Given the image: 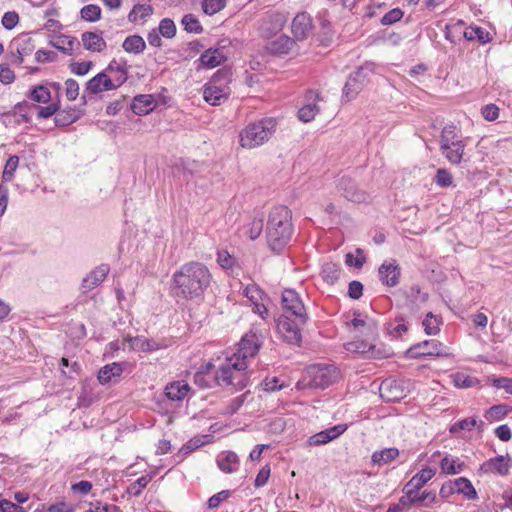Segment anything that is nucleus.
Returning a JSON list of instances; mask_svg holds the SVG:
<instances>
[{
    "label": "nucleus",
    "mask_w": 512,
    "mask_h": 512,
    "mask_svg": "<svg viewBox=\"0 0 512 512\" xmlns=\"http://www.w3.org/2000/svg\"><path fill=\"white\" fill-rule=\"evenodd\" d=\"M212 275L200 262L183 264L172 276L171 291L176 298L199 300L210 286Z\"/></svg>",
    "instance_id": "1"
},
{
    "label": "nucleus",
    "mask_w": 512,
    "mask_h": 512,
    "mask_svg": "<svg viewBox=\"0 0 512 512\" xmlns=\"http://www.w3.org/2000/svg\"><path fill=\"white\" fill-rule=\"evenodd\" d=\"M293 234L291 211L283 205L271 209L267 221V242L271 250L280 252Z\"/></svg>",
    "instance_id": "2"
},
{
    "label": "nucleus",
    "mask_w": 512,
    "mask_h": 512,
    "mask_svg": "<svg viewBox=\"0 0 512 512\" xmlns=\"http://www.w3.org/2000/svg\"><path fill=\"white\" fill-rule=\"evenodd\" d=\"M247 361L235 357H226L225 361L214 373V381L220 387H230L233 390L245 388L250 380Z\"/></svg>",
    "instance_id": "3"
},
{
    "label": "nucleus",
    "mask_w": 512,
    "mask_h": 512,
    "mask_svg": "<svg viewBox=\"0 0 512 512\" xmlns=\"http://www.w3.org/2000/svg\"><path fill=\"white\" fill-rule=\"evenodd\" d=\"M275 129L276 122L272 118L250 123L240 132V145L247 149L259 147L270 139Z\"/></svg>",
    "instance_id": "4"
},
{
    "label": "nucleus",
    "mask_w": 512,
    "mask_h": 512,
    "mask_svg": "<svg viewBox=\"0 0 512 512\" xmlns=\"http://www.w3.org/2000/svg\"><path fill=\"white\" fill-rule=\"evenodd\" d=\"M339 378V372L332 365H315L307 369L306 375L298 386L324 389Z\"/></svg>",
    "instance_id": "5"
},
{
    "label": "nucleus",
    "mask_w": 512,
    "mask_h": 512,
    "mask_svg": "<svg viewBox=\"0 0 512 512\" xmlns=\"http://www.w3.org/2000/svg\"><path fill=\"white\" fill-rule=\"evenodd\" d=\"M283 314L295 317L298 323H306L308 315L305 306L298 293L293 289H285L282 293Z\"/></svg>",
    "instance_id": "6"
},
{
    "label": "nucleus",
    "mask_w": 512,
    "mask_h": 512,
    "mask_svg": "<svg viewBox=\"0 0 512 512\" xmlns=\"http://www.w3.org/2000/svg\"><path fill=\"white\" fill-rule=\"evenodd\" d=\"M263 341V335L260 332L249 331L246 333L239 342L238 351L233 355L249 362L259 351Z\"/></svg>",
    "instance_id": "7"
},
{
    "label": "nucleus",
    "mask_w": 512,
    "mask_h": 512,
    "mask_svg": "<svg viewBox=\"0 0 512 512\" xmlns=\"http://www.w3.org/2000/svg\"><path fill=\"white\" fill-rule=\"evenodd\" d=\"M306 323H298L295 317L281 315L277 321V329L282 338L289 344L298 345L301 342V327Z\"/></svg>",
    "instance_id": "8"
},
{
    "label": "nucleus",
    "mask_w": 512,
    "mask_h": 512,
    "mask_svg": "<svg viewBox=\"0 0 512 512\" xmlns=\"http://www.w3.org/2000/svg\"><path fill=\"white\" fill-rule=\"evenodd\" d=\"M229 93V87L220 83V75L217 74L205 86L203 97L206 102L218 106L227 100Z\"/></svg>",
    "instance_id": "9"
},
{
    "label": "nucleus",
    "mask_w": 512,
    "mask_h": 512,
    "mask_svg": "<svg viewBox=\"0 0 512 512\" xmlns=\"http://www.w3.org/2000/svg\"><path fill=\"white\" fill-rule=\"evenodd\" d=\"M435 475V470L432 468H424L414 475L404 487V495L400 498V503H404L409 498L416 497V492L419 490Z\"/></svg>",
    "instance_id": "10"
},
{
    "label": "nucleus",
    "mask_w": 512,
    "mask_h": 512,
    "mask_svg": "<svg viewBox=\"0 0 512 512\" xmlns=\"http://www.w3.org/2000/svg\"><path fill=\"white\" fill-rule=\"evenodd\" d=\"M337 188L342 196L352 202L363 203L367 202L370 198L367 192L359 189L356 183L347 177H342L339 180Z\"/></svg>",
    "instance_id": "11"
},
{
    "label": "nucleus",
    "mask_w": 512,
    "mask_h": 512,
    "mask_svg": "<svg viewBox=\"0 0 512 512\" xmlns=\"http://www.w3.org/2000/svg\"><path fill=\"white\" fill-rule=\"evenodd\" d=\"M378 275L383 285L395 287L399 284L401 268L397 264L396 260H386L379 267Z\"/></svg>",
    "instance_id": "12"
},
{
    "label": "nucleus",
    "mask_w": 512,
    "mask_h": 512,
    "mask_svg": "<svg viewBox=\"0 0 512 512\" xmlns=\"http://www.w3.org/2000/svg\"><path fill=\"white\" fill-rule=\"evenodd\" d=\"M113 81L116 83H113L112 80L108 78L106 71L103 70L86 83L83 98H85L86 94L95 95L104 91L114 90V84H118L119 81L117 79H113Z\"/></svg>",
    "instance_id": "13"
},
{
    "label": "nucleus",
    "mask_w": 512,
    "mask_h": 512,
    "mask_svg": "<svg viewBox=\"0 0 512 512\" xmlns=\"http://www.w3.org/2000/svg\"><path fill=\"white\" fill-rule=\"evenodd\" d=\"M366 83V74L364 68H359L348 77L343 88V98L351 101L363 89Z\"/></svg>",
    "instance_id": "14"
},
{
    "label": "nucleus",
    "mask_w": 512,
    "mask_h": 512,
    "mask_svg": "<svg viewBox=\"0 0 512 512\" xmlns=\"http://www.w3.org/2000/svg\"><path fill=\"white\" fill-rule=\"evenodd\" d=\"M291 29L296 40L307 39L313 30L311 16L305 12L297 14L292 21Z\"/></svg>",
    "instance_id": "15"
},
{
    "label": "nucleus",
    "mask_w": 512,
    "mask_h": 512,
    "mask_svg": "<svg viewBox=\"0 0 512 512\" xmlns=\"http://www.w3.org/2000/svg\"><path fill=\"white\" fill-rule=\"evenodd\" d=\"M243 294L251 302L253 312L262 319H266L268 310L262 302L263 292L261 289L256 284H249L244 288Z\"/></svg>",
    "instance_id": "16"
},
{
    "label": "nucleus",
    "mask_w": 512,
    "mask_h": 512,
    "mask_svg": "<svg viewBox=\"0 0 512 512\" xmlns=\"http://www.w3.org/2000/svg\"><path fill=\"white\" fill-rule=\"evenodd\" d=\"M346 429L347 425L345 424L333 426L311 436L308 440V444L309 446H319L327 444L328 442L342 435L346 431Z\"/></svg>",
    "instance_id": "17"
},
{
    "label": "nucleus",
    "mask_w": 512,
    "mask_h": 512,
    "mask_svg": "<svg viewBox=\"0 0 512 512\" xmlns=\"http://www.w3.org/2000/svg\"><path fill=\"white\" fill-rule=\"evenodd\" d=\"M408 353L411 357L421 356H440L442 354V344L436 340H426L412 346Z\"/></svg>",
    "instance_id": "18"
},
{
    "label": "nucleus",
    "mask_w": 512,
    "mask_h": 512,
    "mask_svg": "<svg viewBox=\"0 0 512 512\" xmlns=\"http://www.w3.org/2000/svg\"><path fill=\"white\" fill-rule=\"evenodd\" d=\"M110 271L109 265L101 264L92 270L82 281L81 288L83 292L94 289L102 283Z\"/></svg>",
    "instance_id": "19"
},
{
    "label": "nucleus",
    "mask_w": 512,
    "mask_h": 512,
    "mask_svg": "<svg viewBox=\"0 0 512 512\" xmlns=\"http://www.w3.org/2000/svg\"><path fill=\"white\" fill-rule=\"evenodd\" d=\"M306 98L308 103L299 109L298 117L303 122H310L319 112V107L317 106L316 101L320 100V96L319 94L310 91Z\"/></svg>",
    "instance_id": "20"
},
{
    "label": "nucleus",
    "mask_w": 512,
    "mask_h": 512,
    "mask_svg": "<svg viewBox=\"0 0 512 512\" xmlns=\"http://www.w3.org/2000/svg\"><path fill=\"white\" fill-rule=\"evenodd\" d=\"M480 470L483 473L506 475L509 471V459L504 456L489 459L480 466Z\"/></svg>",
    "instance_id": "21"
},
{
    "label": "nucleus",
    "mask_w": 512,
    "mask_h": 512,
    "mask_svg": "<svg viewBox=\"0 0 512 512\" xmlns=\"http://www.w3.org/2000/svg\"><path fill=\"white\" fill-rule=\"evenodd\" d=\"M156 107L155 99L152 95H137L131 104L132 111L137 115H146Z\"/></svg>",
    "instance_id": "22"
},
{
    "label": "nucleus",
    "mask_w": 512,
    "mask_h": 512,
    "mask_svg": "<svg viewBox=\"0 0 512 512\" xmlns=\"http://www.w3.org/2000/svg\"><path fill=\"white\" fill-rule=\"evenodd\" d=\"M381 397L387 402L399 400L402 397L403 390L395 380H384L379 388Z\"/></svg>",
    "instance_id": "23"
},
{
    "label": "nucleus",
    "mask_w": 512,
    "mask_h": 512,
    "mask_svg": "<svg viewBox=\"0 0 512 512\" xmlns=\"http://www.w3.org/2000/svg\"><path fill=\"white\" fill-rule=\"evenodd\" d=\"M405 298L407 300V306L410 310L419 309L428 300V294L422 292L418 285H412L407 291H405Z\"/></svg>",
    "instance_id": "24"
},
{
    "label": "nucleus",
    "mask_w": 512,
    "mask_h": 512,
    "mask_svg": "<svg viewBox=\"0 0 512 512\" xmlns=\"http://www.w3.org/2000/svg\"><path fill=\"white\" fill-rule=\"evenodd\" d=\"M217 465L224 473H233L239 467V458L236 453L232 451L222 452L217 457Z\"/></svg>",
    "instance_id": "25"
},
{
    "label": "nucleus",
    "mask_w": 512,
    "mask_h": 512,
    "mask_svg": "<svg viewBox=\"0 0 512 512\" xmlns=\"http://www.w3.org/2000/svg\"><path fill=\"white\" fill-rule=\"evenodd\" d=\"M123 372L122 366L119 363H111L105 365L100 369L98 373V381L100 384H108L110 382H115L121 376Z\"/></svg>",
    "instance_id": "26"
},
{
    "label": "nucleus",
    "mask_w": 512,
    "mask_h": 512,
    "mask_svg": "<svg viewBox=\"0 0 512 512\" xmlns=\"http://www.w3.org/2000/svg\"><path fill=\"white\" fill-rule=\"evenodd\" d=\"M199 61L201 62L202 66L211 69L222 64L225 61V56L222 50L218 48L208 49L201 54Z\"/></svg>",
    "instance_id": "27"
},
{
    "label": "nucleus",
    "mask_w": 512,
    "mask_h": 512,
    "mask_svg": "<svg viewBox=\"0 0 512 512\" xmlns=\"http://www.w3.org/2000/svg\"><path fill=\"white\" fill-rule=\"evenodd\" d=\"M190 390V386L187 383L180 381L170 383L165 388L166 396L173 401L183 400Z\"/></svg>",
    "instance_id": "28"
},
{
    "label": "nucleus",
    "mask_w": 512,
    "mask_h": 512,
    "mask_svg": "<svg viewBox=\"0 0 512 512\" xmlns=\"http://www.w3.org/2000/svg\"><path fill=\"white\" fill-rule=\"evenodd\" d=\"M11 49H15L17 53L24 59L32 54L35 49L33 40L26 36L17 37L10 45Z\"/></svg>",
    "instance_id": "29"
},
{
    "label": "nucleus",
    "mask_w": 512,
    "mask_h": 512,
    "mask_svg": "<svg viewBox=\"0 0 512 512\" xmlns=\"http://www.w3.org/2000/svg\"><path fill=\"white\" fill-rule=\"evenodd\" d=\"M465 145L463 141L453 143L449 145L447 149H440L445 158L453 165L459 164L464 155Z\"/></svg>",
    "instance_id": "30"
},
{
    "label": "nucleus",
    "mask_w": 512,
    "mask_h": 512,
    "mask_svg": "<svg viewBox=\"0 0 512 512\" xmlns=\"http://www.w3.org/2000/svg\"><path fill=\"white\" fill-rule=\"evenodd\" d=\"M108 74V78L113 80L117 79L119 81L118 84L115 85V89L119 88L124 82L127 80V70L124 66L117 63L116 61H112L107 68L105 69ZM115 83L114 81H112Z\"/></svg>",
    "instance_id": "31"
},
{
    "label": "nucleus",
    "mask_w": 512,
    "mask_h": 512,
    "mask_svg": "<svg viewBox=\"0 0 512 512\" xmlns=\"http://www.w3.org/2000/svg\"><path fill=\"white\" fill-rule=\"evenodd\" d=\"M465 464L458 458L452 456H445L440 462L441 471L448 475H454L464 470Z\"/></svg>",
    "instance_id": "32"
},
{
    "label": "nucleus",
    "mask_w": 512,
    "mask_h": 512,
    "mask_svg": "<svg viewBox=\"0 0 512 512\" xmlns=\"http://www.w3.org/2000/svg\"><path fill=\"white\" fill-rule=\"evenodd\" d=\"M82 42L85 49L100 52L106 46L104 39L93 32L82 34Z\"/></svg>",
    "instance_id": "33"
},
{
    "label": "nucleus",
    "mask_w": 512,
    "mask_h": 512,
    "mask_svg": "<svg viewBox=\"0 0 512 512\" xmlns=\"http://www.w3.org/2000/svg\"><path fill=\"white\" fill-rule=\"evenodd\" d=\"M453 385L460 389H467L479 385V380L476 377L468 375L464 372H456L450 375Z\"/></svg>",
    "instance_id": "34"
},
{
    "label": "nucleus",
    "mask_w": 512,
    "mask_h": 512,
    "mask_svg": "<svg viewBox=\"0 0 512 512\" xmlns=\"http://www.w3.org/2000/svg\"><path fill=\"white\" fill-rule=\"evenodd\" d=\"M399 455L397 448H385L381 451H375L372 454L371 460L373 464L384 465L393 461Z\"/></svg>",
    "instance_id": "35"
},
{
    "label": "nucleus",
    "mask_w": 512,
    "mask_h": 512,
    "mask_svg": "<svg viewBox=\"0 0 512 512\" xmlns=\"http://www.w3.org/2000/svg\"><path fill=\"white\" fill-rule=\"evenodd\" d=\"M456 485V493L463 494L467 499L474 500L477 498V492L470 480L465 477H459L454 480Z\"/></svg>",
    "instance_id": "36"
},
{
    "label": "nucleus",
    "mask_w": 512,
    "mask_h": 512,
    "mask_svg": "<svg viewBox=\"0 0 512 512\" xmlns=\"http://www.w3.org/2000/svg\"><path fill=\"white\" fill-rule=\"evenodd\" d=\"M123 49L128 53H141L146 47L144 39L139 35L128 36L122 45Z\"/></svg>",
    "instance_id": "37"
},
{
    "label": "nucleus",
    "mask_w": 512,
    "mask_h": 512,
    "mask_svg": "<svg viewBox=\"0 0 512 512\" xmlns=\"http://www.w3.org/2000/svg\"><path fill=\"white\" fill-rule=\"evenodd\" d=\"M461 141L456 133L454 125H447L443 128L440 136V149H447L449 145Z\"/></svg>",
    "instance_id": "38"
},
{
    "label": "nucleus",
    "mask_w": 512,
    "mask_h": 512,
    "mask_svg": "<svg viewBox=\"0 0 512 512\" xmlns=\"http://www.w3.org/2000/svg\"><path fill=\"white\" fill-rule=\"evenodd\" d=\"M295 42L288 36H280L271 43V50L274 53L287 54L294 46Z\"/></svg>",
    "instance_id": "39"
},
{
    "label": "nucleus",
    "mask_w": 512,
    "mask_h": 512,
    "mask_svg": "<svg viewBox=\"0 0 512 512\" xmlns=\"http://www.w3.org/2000/svg\"><path fill=\"white\" fill-rule=\"evenodd\" d=\"M321 275L325 282L332 285L340 277V268L334 263H326L322 266Z\"/></svg>",
    "instance_id": "40"
},
{
    "label": "nucleus",
    "mask_w": 512,
    "mask_h": 512,
    "mask_svg": "<svg viewBox=\"0 0 512 512\" xmlns=\"http://www.w3.org/2000/svg\"><path fill=\"white\" fill-rule=\"evenodd\" d=\"M351 325L364 336H372L376 333V325L373 321H366L365 319L354 318Z\"/></svg>",
    "instance_id": "41"
},
{
    "label": "nucleus",
    "mask_w": 512,
    "mask_h": 512,
    "mask_svg": "<svg viewBox=\"0 0 512 512\" xmlns=\"http://www.w3.org/2000/svg\"><path fill=\"white\" fill-rule=\"evenodd\" d=\"M152 13L153 8L151 5L137 4L128 14V20L130 22H137L139 19H145L146 17H149L152 15Z\"/></svg>",
    "instance_id": "42"
},
{
    "label": "nucleus",
    "mask_w": 512,
    "mask_h": 512,
    "mask_svg": "<svg viewBox=\"0 0 512 512\" xmlns=\"http://www.w3.org/2000/svg\"><path fill=\"white\" fill-rule=\"evenodd\" d=\"M464 37L467 40H478L480 43H487L490 41L489 33L486 32L483 28L474 26V27H468L464 31Z\"/></svg>",
    "instance_id": "43"
},
{
    "label": "nucleus",
    "mask_w": 512,
    "mask_h": 512,
    "mask_svg": "<svg viewBox=\"0 0 512 512\" xmlns=\"http://www.w3.org/2000/svg\"><path fill=\"white\" fill-rule=\"evenodd\" d=\"M29 97L34 102L46 104L51 100V92L47 87L38 85L30 91Z\"/></svg>",
    "instance_id": "44"
},
{
    "label": "nucleus",
    "mask_w": 512,
    "mask_h": 512,
    "mask_svg": "<svg viewBox=\"0 0 512 512\" xmlns=\"http://www.w3.org/2000/svg\"><path fill=\"white\" fill-rule=\"evenodd\" d=\"M436 500V493L435 492H426L424 491L422 494H419V492H416V497L413 499H410L407 501H405L404 503H401L403 506H406V507H410L414 504H417V503H422L423 506L427 507L428 506V503H426V501H428L429 503H433L434 501Z\"/></svg>",
    "instance_id": "45"
},
{
    "label": "nucleus",
    "mask_w": 512,
    "mask_h": 512,
    "mask_svg": "<svg viewBox=\"0 0 512 512\" xmlns=\"http://www.w3.org/2000/svg\"><path fill=\"white\" fill-rule=\"evenodd\" d=\"M78 116L75 111H57L55 114L54 122L58 127L68 126L77 120Z\"/></svg>",
    "instance_id": "46"
},
{
    "label": "nucleus",
    "mask_w": 512,
    "mask_h": 512,
    "mask_svg": "<svg viewBox=\"0 0 512 512\" xmlns=\"http://www.w3.org/2000/svg\"><path fill=\"white\" fill-rule=\"evenodd\" d=\"M181 23L189 33H201L203 30L200 22L193 14L184 15Z\"/></svg>",
    "instance_id": "47"
},
{
    "label": "nucleus",
    "mask_w": 512,
    "mask_h": 512,
    "mask_svg": "<svg viewBox=\"0 0 512 512\" xmlns=\"http://www.w3.org/2000/svg\"><path fill=\"white\" fill-rule=\"evenodd\" d=\"M81 17L89 22H95L101 17V9L97 5L89 4L81 9Z\"/></svg>",
    "instance_id": "48"
},
{
    "label": "nucleus",
    "mask_w": 512,
    "mask_h": 512,
    "mask_svg": "<svg viewBox=\"0 0 512 512\" xmlns=\"http://www.w3.org/2000/svg\"><path fill=\"white\" fill-rule=\"evenodd\" d=\"M226 5V0H203L202 9L207 15H214Z\"/></svg>",
    "instance_id": "49"
},
{
    "label": "nucleus",
    "mask_w": 512,
    "mask_h": 512,
    "mask_svg": "<svg viewBox=\"0 0 512 512\" xmlns=\"http://www.w3.org/2000/svg\"><path fill=\"white\" fill-rule=\"evenodd\" d=\"M158 31L165 38H173L176 34V26L173 20L169 18H164L160 21Z\"/></svg>",
    "instance_id": "50"
},
{
    "label": "nucleus",
    "mask_w": 512,
    "mask_h": 512,
    "mask_svg": "<svg viewBox=\"0 0 512 512\" xmlns=\"http://www.w3.org/2000/svg\"><path fill=\"white\" fill-rule=\"evenodd\" d=\"M19 164V158L16 155L10 156L5 164L2 178L4 181H11Z\"/></svg>",
    "instance_id": "51"
},
{
    "label": "nucleus",
    "mask_w": 512,
    "mask_h": 512,
    "mask_svg": "<svg viewBox=\"0 0 512 512\" xmlns=\"http://www.w3.org/2000/svg\"><path fill=\"white\" fill-rule=\"evenodd\" d=\"M423 326L428 335H435L439 332V320L431 312L423 320Z\"/></svg>",
    "instance_id": "52"
},
{
    "label": "nucleus",
    "mask_w": 512,
    "mask_h": 512,
    "mask_svg": "<svg viewBox=\"0 0 512 512\" xmlns=\"http://www.w3.org/2000/svg\"><path fill=\"white\" fill-rule=\"evenodd\" d=\"M477 420L474 418L470 419H462L460 421L455 422L449 429L450 433L456 434L462 430L470 431L472 428L477 426Z\"/></svg>",
    "instance_id": "53"
},
{
    "label": "nucleus",
    "mask_w": 512,
    "mask_h": 512,
    "mask_svg": "<svg viewBox=\"0 0 512 512\" xmlns=\"http://www.w3.org/2000/svg\"><path fill=\"white\" fill-rule=\"evenodd\" d=\"M263 230V220L254 218L247 226L246 234L251 240L257 239Z\"/></svg>",
    "instance_id": "54"
},
{
    "label": "nucleus",
    "mask_w": 512,
    "mask_h": 512,
    "mask_svg": "<svg viewBox=\"0 0 512 512\" xmlns=\"http://www.w3.org/2000/svg\"><path fill=\"white\" fill-rule=\"evenodd\" d=\"M374 346L367 342H349L346 344V350L349 352H355L360 354H366L372 352Z\"/></svg>",
    "instance_id": "55"
},
{
    "label": "nucleus",
    "mask_w": 512,
    "mask_h": 512,
    "mask_svg": "<svg viewBox=\"0 0 512 512\" xmlns=\"http://www.w3.org/2000/svg\"><path fill=\"white\" fill-rule=\"evenodd\" d=\"M435 182L440 187H450L453 183V177L447 169L441 168L437 170Z\"/></svg>",
    "instance_id": "56"
},
{
    "label": "nucleus",
    "mask_w": 512,
    "mask_h": 512,
    "mask_svg": "<svg viewBox=\"0 0 512 512\" xmlns=\"http://www.w3.org/2000/svg\"><path fill=\"white\" fill-rule=\"evenodd\" d=\"M507 406L506 405H495L492 406L485 414L486 419L492 420H500L507 414Z\"/></svg>",
    "instance_id": "57"
},
{
    "label": "nucleus",
    "mask_w": 512,
    "mask_h": 512,
    "mask_svg": "<svg viewBox=\"0 0 512 512\" xmlns=\"http://www.w3.org/2000/svg\"><path fill=\"white\" fill-rule=\"evenodd\" d=\"M214 381V375H210L206 371H198L194 375V383L200 388L211 387V382Z\"/></svg>",
    "instance_id": "58"
},
{
    "label": "nucleus",
    "mask_w": 512,
    "mask_h": 512,
    "mask_svg": "<svg viewBox=\"0 0 512 512\" xmlns=\"http://www.w3.org/2000/svg\"><path fill=\"white\" fill-rule=\"evenodd\" d=\"M402 17H403V11L399 8H394V9L388 11L381 18V24L382 25H392V24L400 21Z\"/></svg>",
    "instance_id": "59"
},
{
    "label": "nucleus",
    "mask_w": 512,
    "mask_h": 512,
    "mask_svg": "<svg viewBox=\"0 0 512 512\" xmlns=\"http://www.w3.org/2000/svg\"><path fill=\"white\" fill-rule=\"evenodd\" d=\"M65 94L69 101H74L79 95V84L74 79H67L65 82Z\"/></svg>",
    "instance_id": "60"
},
{
    "label": "nucleus",
    "mask_w": 512,
    "mask_h": 512,
    "mask_svg": "<svg viewBox=\"0 0 512 512\" xmlns=\"http://www.w3.org/2000/svg\"><path fill=\"white\" fill-rule=\"evenodd\" d=\"M15 80V73L6 63L0 64V82L4 85L11 84Z\"/></svg>",
    "instance_id": "61"
},
{
    "label": "nucleus",
    "mask_w": 512,
    "mask_h": 512,
    "mask_svg": "<svg viewBox=\"0 0 512 512\" xmlns=\"http://www.w3.org/2000/svg\"><path fill=\"white\" fill-rule=\"evenodd\" d=\"M18 22L19 15L15 11L6 12L1 19L3 27L7 30H12Z\"/></svg>",
    "instance_id": "62"
},
{
    "label": "nucleus",
    "mask_w": 512,
    "mask_h": 512,
    "mask_svg": "<svg viewBox=\"0 0 512 512\" xmlns=\"http://www.w3.org/2000/svg\"><path fill=\"white\" fill-rule=\"evenodd\" d=\"M37 118L47 119L56 114L59 110V105L57 103H51L47 106H37Z\"/></svg>",
    "instance_id": "63"
},
{
    "label": "nucleus",
    "mask_w": 512,
    "mask_h": 512,
    "mask_svg": "<svg viewBox=\"0 0 512 512\" xmlns=\"http://www.w3.org/2000/svg\"><path fill=\"white\" fill-rule=\"evenodd\" d=\"M150 480V477L142 476L129 486L128 491L137 496L148 485Z\"/></svg>",
    "instance_id": "64"
}]
</instances>
